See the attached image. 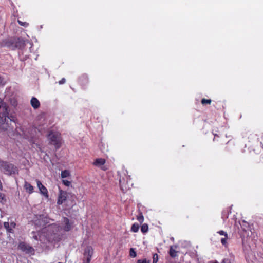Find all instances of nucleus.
I'll list each match as a JSON object with an SVG mask.
<instances>
[{
    "mask_svg": "<svg viewBox=\"0 0 263 263\" xmlns=\"http://www.w3.org/2000/svg\"><path fill=\"white\" fill-rule=\"evenodd\" d=\"M57 228L55 225H49L48 227L43 228L42 230V232L39 234L36 235L34 232H32L31 234L32 238L35 240H39L41 241L44 242L45 239H47L49 241H51L54 240V237H53L52 233H54L53 229Z\"/></svg>",
    "mask_w": 263,
    "mask_h": 263,
    "instance_id": "f257e3e1",
    "label": "nucleus"
},
{
    "mask_svg": "<svg viewBox=\"0 0 263 263\" xmlns=\"http://www.w3.org/2000/svg\"><path fill=\"white\" fill-rule=\"evenodd\" d=\"M7 105L0 99V130H6L9 127L11 119L8 116Z\"/></svg>",
    "mask_w": 263,
    "mask_h": 263,
    "instance_id": "f03ea898",
    "label": "nucleus"
},
{
    "mask_svg": "<svg viewBox=\"0 0 263 263\" xmlns=\"http://www.w3.org/2000/svg\"><path fill=\"white\" fill-rule=\"evenodd\" d=\"M47 138L50 143L54 145L56 149L60 147V134L58 132H50Z\"/></svg>",
    "mask_w": 263,
    "mask_h": 263,
    "instance_id": "7ed1b4c3",
    "label": "nucleus"
},
{
    "mask_svg": "<svg viewBox=\"0 0 263 263\" xmlns=\"http://www.w3.org/2000/svg\"><path fill=\"white\" fill-rule=\"evenodd\" d=\"M1 168L4 173L8 175L15 174L17 171L13 164L7 162H3L1 165Z\"/></svg>",
    "mask_w": 263,
    "mask_h": 263,
    "instance_id": "20e7f679",
    "label": "nucleus"
},
{
    "mask_svg": "<svg viewBox=\"0 0 263 263\" xmlns=\"http://www.w3.org/2000/svg\"><path fill=\"white\" fill-rule=\"evenodd\" d=\"M93 252V250L91 247L88 246L85 248L84 255L88 261H90Z\"/></svg>",
    "mask_w": 263,
    "mask_h": 263,
    "instance_id": "39448f33",
    "label": "nucleus"
},
{
    "mask_svg": "<svg viewBox=\"0 0 263 263\" xmlns=\"http://www.w3.org/2000/svg\"><path fill=\"white\" fill-rule=\"evenodd\" d=\"M37 186L42 194L46 197H48V191L44 185L38 180H36Z\"/></svg>",
    "mask_w": 263,
    "mask_h": 263,
    "instance_id": "423d86ee",
    "label": "nucleus"
},
{
    "mask_svg": "<svg viewBox=\"0 0 263 263\" xmlns=\"http://www.w3.org/2000/svg\"><path fill=\"white\" fill-rule=\"evenodd\" d=\"M67 198V193L62 190L60 191V193L58 196V204H62Z\"/></svg>",
    "mask_w": 263,
    "mask_h": 263,
    "instance_id": "0eeeda50",
    "label": "nucleus"
},
{
    "mask_svg": "<svg viewBox=\"0 0 263 263\" xmlns=\"http://www.w3.org/2000/svg\"><path fill=\"white\" fill-rule=\"evenodd\" d=\"M105 159L102 158H98L95 160L93 163V164L97 167H101L102 169L105 170L106 168L104 166H103V165L105 164Z\"/></svg>",
    "mask_w": 263,
    "mask_h": 263,
    "instance_id": "6e6552de",
    "label": "nucleus"
},
{
    "mask_svg": "<svg viewBox=\"0 0 263 263\" xmlns=\"http://www.w3.org/2000/svg\"><path fill=\"white\" fill-rule=\"evenodd\" d=\"M4 226L8 232L12 233L13 229L15 227L16 224L15 222L12 221H11L10 222H5L4 223Z\"/></svg>",
    "mask_w": 263,
    "mask_h": 263,
    "instance_id": "1a4fd4ad",
    "label": "nucleus"
},
{
    "mask_svg": "<svg viewBox=\"0 0 263 263\" xmlns=\"http://www.w3.org/2000/svg\"><path fill=\"white\" fill-rule=\"evenodd\" d=\"M12 44H14V46L17 48H22L24 47L25 45V42L22 39H18L15 40L14 42L12 43Z\"/></svg>",
    "mask_w": 263,
    "mask_h": 263,
    "instance_id": "9d476101",
    "label": "nucleus"
},
{
    "mask_svg": "<svg viewBox=\"0 0 263 263\" xmlns=\"http://www.w3.org/2000/svg\"><path fill=\"white\" fill-rule=\"evenodd\" d=\"M20 247L22 250L25 251L26 253L31 254L33 253V248L29 246L25 245L24 243H21L20 245Z\"/></svg>",
    "mask_w": 263,
    "mask_h": 263,
    "instance_id": "9b49d317",
    "label": "nucleus"
},
{
    "mask_svg": "<svg viewBox=\"0 0 263 263\" xmlns=\"http://www.w3.org/2000/svg\"><path fill=\"white\" fill-rule=\"evenodd\" d=\"M30 103L32 107L34 109L38 108L40 106V103L39 101L35 97H32L30 101Z\"/></svg>",
    "mask_w": 263,
    "mask_h": 263,
    "instance_id": "f8f14e48",
    "label": "nucleus"
},
{
    "mask_svg": "<svg viewBox=\"0 0 263 263\" xmlns=\"http://www.w3.org/2000/svg\"><path fill=\"white\" fill-rule=\"evenodd\" d=\"M63 222L65 224V226H63L64 230L65 231H69L71 228V224L69 223V219L67 218H64Z\"/></svg>",
    "mask_w": 263,
    "mask_h": 263,
    "instance_id": "ddd939ff",
    "label": "nucleus"
},
{
    "mask_svg": "<svg viewBox=\"0 0 263 263\" xmlns=\"http://www.w3.org/2000/svg\"><path fill=\"white\" fill-rule=\"evenodd\" d=\"M120 185L121 189L123 192H126L130 189V184L129 183L127 182L126 184H125L124 181L122 180H120Z\"/></svg>",
    "mask_w": 263,
    "mask_h": 263,
    "instance_id": "4468645a",
    "label": "nucleus"
},
{
    "mask_svg": "<svg viewBox=\"0 0 263 263\" xmlns=\"http://www.w3.org/2000/svg\"><path fill=\"white\" fill-rule=\"evenodd\" d=\"M24 187L29 193H31L33 191V187L27 182H25Z\"/></svg>",
    "mask_w": 263,
    "mask_h": 263,
    "instance_id": "2eb2a0df",
    "label": "nucleus"
},
{
    "mask_svg": "<svg viewBox=\"0 0 263 263\" xmlns=\"http://www.w3.org/2000/svg\"><path fill=\"white\" fill-rule=\"evenodd\" d=\"M40 219L39 220V221H35V224L36 225H39V226H45L46 223H49V221H47V219L45 220H44V221H40V219H42V217L41 216H40Z\"/></svg>",
    "mask_w": 263,
    "mask_h": 263,
    "instance_id": "dca6fc26",
    "label": "nucleus"
},
{
    "mask_svg": "<svg viewBox=\"0 0 263 263\" xmlns=\"http://www.w3.org/2000/svg\"><path fill=\"white\" fill-rule=\"evenodd\" d=\"M70 176V172L68 170H64L61 172V177L65 178Z\"/></svg>",
    "mask_w": 263,
    "mask_h": 263,
    "instance_id": "f3484780",
    "label": "nucleus"
},
{
    "mask_svg": "<svg viewBox=\"0 0 263 263\" xmlns=\"http://www.w3.org/2000/svg\"><path fill=\"white\" fill-rule=\"evenodd\" d=\"M139 224L135 223L132 225V228H131V230H132V231H133L134 232H137L139 230Z\"/></svg>",
    "mask_w": 263,
    "mask_h": 263,
    "instance_id": "a211bd4d",
    "label": "nucleus"
},
{
    "mask_svg": "<svg viewBox=\"0 0 263 263\" xmlns=\"http://www.w3.org/2000/svg\"><path fill=\"white\" fill-rule=\"evenodd\" d=\"M170 255L172 257H175L177 255V252L172 247L170 249Z\"/></svg>",
    "mask_w": 263,
    "mask_h": 263,
    "instance_id": "6ab92c4d",
    "label": "nucleus"
},
{
    "mask_svg": "<svg viewBox=\"0 0 263 263\" xmlns=\"http://www.w3.org/2000/svg\"><path fill=\"white\" fill-rule=\"evenodd\" d=\"M148 229V226L146 224H144L142 226L141 230L143 233H146Z\"/></svg>",
    "mask_w": 263,
    "mask_h": 263,
    "instance_id": "aec40b11",
    "label": "nucleus"
},
{
    "mask_svg": "<svg viewBox=\"0 0 263 263\" xmlns=\"http://www.w3.org/2000/svg\"><path fill=\"white\" fill-rule=\"evenodd\" d=\"M129 254L132 257H135L136 256V255H137L136 252L134 250V249H133V248L130 249Z\"/></svg>",
    "mask_w": 263,
    "mask_h": 263,
    "instance_id": "412c9836",
    "label": "nucleus"
},
{
    "mask_svg": "<svg viewBox=\"0 0 263 263\" xmlns=\"http://www.w3.org/2000/svg\"><path fill=\"white\" fill-rule=\"evenodd\" d=\"M137 220L141 223L143 222L144 220V217L142 215V213H140L138 216H137Z\"/></svg>",
    "mask_w": 263,
    "mask_h": 263,
    "instance_id": "4be33fe9",
    "label": "nucleus"
},
{
    "mask_svg": "<svg viewBox=\"0 0 263 263\" xmlns=\"http://www.w3.org/2000/svg\"><path fill=\"white\" fill-rule=\"evenodd\" d=\"M153 263H157L158 261V255L157 254L155 253L153 255Z\"/></svg>",
    "mask_w": 263,
    "mask_h": 263,
    "instance_id": "5701e85b",
    "label": "nucleus"
},
{
    "mask_svg": "<svg viewBox=\"0 0 263 263\" xmlns=\"http://www.w3.org/2000/svg\"><path fill=\"white\" fill-rule=\"evenodd\" d=\"M211 102V100L210 99H203L201 100V103L202 104H210Z\"/></svg>",
    "mask_w": 263,
    "mask_h": 263,
    "instance_id": "b1692460",
    "label": "nucleus"
},
{
    "mask_svg": "<svg viewBox=\"0 0 263 263\" xmlns=\"http://www.w3.org/2000/svg\"><path fill=\"white\" fill-rule=\"evenodd\" d=\"M63 183L67 186H69L71 185V182L66 180H62Z\"/></svg>",
    "mask_w": 263,
    "mask_h": 263,
    "instance_id": "393cba45",
    "label": "nucleus"
},
{
    "mask_svg": "<svg viewBox=\"0 0 263 263\" xmlns=\"http://www.w3.org/2000/svg\"><path fill=\"white\" fill-rule=\"evenodd\" d=\"M18 23H19V24L21 26H25V27H26L28 26V24L26 22H23L20 20H18Z\"/></svg>",
    "mask_w": 263,
    "mask_h": 263,
    "instance_id": "a878e982",
    "label": "nucleus"
},
{
    "mask_svg": "<svg viewBox=\"0 0 263 263\" xmlns=\"http://www.w3.org/2000/svg\"><path fill=\"white\" fill-rule=\"evenodd\" d=\"M227 237H224V238H222L221 239V242L223 245H226L227 243Z\"/></svg>",
    "mask_w": 263,
    "mask_h": 263,
    "instance_id": "bb28decb",
    "label": "nucleus"
},
{
    "mask_svg": "<svg viewBox=\"0 0 263 263\" xmlns=\"http://www.w3.org/2000/svg\"><path fill=\"white\" fill-rule=\"evenodd\" d=\"M218 233L221 235H223L224 237H228L227 233L223 231H220Z\"/></svg>",
    "mask_w": 263,
    "mask_h": 263,
    "instance_id": "cd10ccee",
    "label": "nucleus"
},
{
    "mask_svg": "<svg viewBox=\"0 0 263 263\" xmlns=\"http://www.w3.org/2000/svg\"><path fill=\"white\" fill-rule=\"evenodd\" d=\"M137 263H148L146 259L143 260H138Z\"/></svg>",
    "mask_w": 263,
    "mask_h": 263,
    "instance_id": "c85d7f7f",
    "label": "nucleus"
},
{
    "mask_svg": "<svg viewBox=\"0 0 263 263\" xmlns=\"http://www.w3.org/2000/svg\"><path fill=\"white\" fill-rule=\"evenodd\" d=\"M66 82V80L65 78H63L59 82V84H63L64 83H65Z\"/></svg>",
    "mask_w": 263,
    "mask_h": 263,
    "instance_id": "c756f323",
    "label": "nucleus"
},
{
    "mask_svg": "<svg viewBox=\"0 0 263 263\" xmlns=\"http://www.w3.org/2000/svg\"><path fill=\"white\" fill-rule=\"evenodd\" d=\"M4 195L0 193V201H2L4 199Z\"/></svg>",
    "mask_w": 263,
    "mask_h": 263,
    "instance_id": "7c9ffc66",
    "label": "nucleus"
},
{
    "mask_svg": "<svg viewBox=\"0 0 263 263\" xmlns=\"http://www.w3.org/2000/svg\"><path fill=\"white\" fill-rule=\"evenodd\" d=\"M229 260L227 258H224L223 260L222 263H228Z\"/></svg>",
    "mask_w": 263,
    "mask_h": 263,
    "instance_id": "2f4dec72",
    "label": "nucleus"
},
{
    "mask_svg": "<svg viewBox=\"0 0 263 263\" xmlns=\"http://www.w3.org/2000/svg\"><path fill=\"white\" fill-rule=\"evenodd\" d=\"M90 261H88V260L86 259V261H84L83 263H90Z\"/></svg>",
    "mask_w": 263,
    "mask_h": 263,
    "instance_id": "473e14b6",
    "label": "nucleus"
},
{
    "mask_svg": "<svg viewBox=\"0 0 263 263\" xmlns=\"http://www.w3.org/2000/svg\"><path fill=\"white\" fill-rule=\"evenodd\" d=\"M2 83V79H1V77H0V84Z\"/></svg>",
    "mask_w": 263,
    "mask_h": 263,
    "instance_id": "72a5a7b5",
    "label": "nucleus"
},
{
    "mask_svg": "<svg viewBox=\"0 0 263 263\" xmlns=\"http://www.w3.org/2000/svg\"><path fill=\"white\" fill-rule=\"evenodd\" d=\"M148 263H149V261H148Z\"/></svg>",
    "mask_w": 263,
    "mask_h": 263,
    "instance_id": "f704fd0d",
    "label": "nucleus"
}]
</instances>
